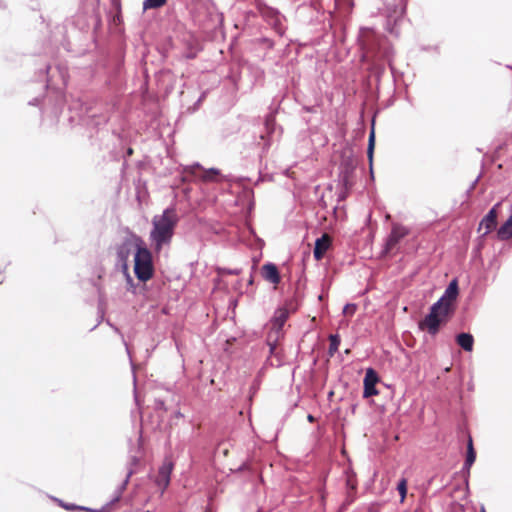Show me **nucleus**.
Here are the masks:
<instances>
[{"instance_id": "f257e3e1", "label": "nucleus", "mask_w": 512, "mask_h": 512, "mask_svg": "<svg viewBox=\"0 0 512 512\" xmlns=\"http://www.w3.org/2000/svg\"><path fill=\"white\" fill-rule=\"evenodd\" d=\"M358 43L362 51V60L372 62V68L379 73L384 70L380 61H387L391 66V48L386 39L370 28H361Z\"/></svg>"}, {"instance_id": "f03ea898", "label": "nucleus", "mask_w": 512, "mask_h": 512, "mask_svg": "<svg viewBox=\"0 0 512 512\" xmlns=\"http://www.w3.org/2000/svg\"><path fill=\"white\" fill-rule=\"evenodd\" d=\"M178 221V215L173 207L166 208L162 214L152 218L149 239L155 252L159 253L165 246L170 245Z\"/></svg>"}, {"instance_id": "7ed1b4c3", "label": "nucleus", "mask_w": 512, "mask_h": 512, "mask_svg": "<svg viewBox=\"0 0 512 512\" xmlns=\"http://www.w3.org/2000/svg\"><path fill=\"white\" fill-rule=\"evenodd\" d=\"M453 312L448 308L440 307V302H435L429 309V313L419 322V329L426 330L430 335L435 336L441 325L445 324Z\"/></svg>"}, {"instance_id": "20e7f679", "label": "nucleus", "mask_w": 512, "mask_h": 512, "mask_svg": "<svg viewBox=\"0 0 512 512\" xmlns=\"http://www.w3.org/2000/svg\"><path fill=\"white\" fill-rule=\"evenodd\" d=\"M144 240L135 233H129L116 247V262L124 274L129 269V258L132 253H136Z\"/></svg>"}, {"instance_id": "39448f33", "label": "nucleus", "mask_w": 512, "mask_h": 512, "mask_svg": "<svg viewBox=\"0 0 512 512\" xmlns=\"http://www.w3.org/2000/svg\"><path fill=\"white\" fill-rule=\"evenodd\" d=\"M134 274L141 282L150 280L154 275L152 253L145 242L134 255Z\"/></svg>"}, {"instance_id": "423d86ee", "label": "nucleus", "mask_w": 512, "mask_h": 512, "mask_svg": "<svg viewBox=\"0 0 512 512\" xmlns=\"http://www.w3.org/2000/svg\"><path fill=\"white\" fill-rule=\"evenodd\" d=\"M408 234V228L398 223L393 224L391 232L386 239L382 253L385 255L389 254L396 247V245Z\"/></svg>"}, {"instance_id": "0eeeda50", "label": "nucleus", "mask_w": 512, "mask_h": 512, "mask_svg": "<svg viewBox=\"0 0 512 512\" xmlns=\"http://www.w3.org/2000/svg\"><path fill=\"white\" fill-rule=\"evenodd\" d=\"M459 294V287L457 279H453L446 287L443 295L436 301L440 302V307L448 308L449 311L454 312L453 303Z\"/></svg>"}, {"instance_id": "6e6552de", "label": "nucleus", "mask_w": 512, "mask_h": 512, "mask_svg": "<svg viewBox=\"0 0 512 512\" xmlns=\"http://www.w3.org/2000/svg\"><path fill=\"white\" fill-rule=\"evenodd\" d=\"M379 382V376L377 372L373 368L366 369L365 377H364V391L363 397L369 398L371 396L377 395L378 390L376 389V384Z\"/></svg>"}, {"instance_id": "1a4fd4ad", "label": "nucleus", "mask_w": 512, "mask_h": 512, "mask_svg": "<svg viewBox=\"0 0 512 512\" xmlns=\"http://www.w3.org/2000/svg\"><path fill=\"white\" fill-rule=\"evenodd\" d=\"M289 310L286 307H279L275 310L271 319V329L269 332H278L283 335V326L289 318Z\"/></svg>"}, {"instance_id": "9d476101", "label": "nucleus", "mask_w": 512, "mask_h": 512, "mask_svg": "<svg viewBox=\"0 0 512 512\" xmlns=\"http://www.w3.org/2000/svg\"><path fill=\"white\" fill-rule=\"evenodd\" d=\"M499 206L500 203L495 204L481 220L479 230L483 226L486 228L485 232L483 233V236H486L490 231H492L496 227Z\"/></svg>"}, {"instance_id": "9b49d317", "label": "nucleus", "mask_w": 512, "mask_h": 512, "mask_svg": "<svg viewBox=\"0 0 512 512\" xmlns=\"http://www.w3.org/2000/svg\"><path fill=\"white\" fill-rule=\"evenodd\" d=\"M173 470L172 461L166 459L162 466L159 468L158 475L156 477V483L163 489L167 488L170 483V476Z\"/></svg>"}, {"instance_id": "f8f14e48", "label": "nucleus", "mask_w": 512, "mask_h": 512, "mask_svg": "<svg viewBox=\"0 0 512 512\" xmlns=\"http://www.w3.org/2000/svg\"><path fill=\"white\" fill-rule=\"evenodd\" d=\"M331 245V239L327 234L322 235L315 241L313 255L316 260H321Z\"/></svg>"}, {"instance_id": "ddd939ff", "label": "nucleus", "mask_w": 512, "mask_h": 512, "mask_svg": "<svg viewBox=\"0 0 512 512\" xmlns=\"http://www.w3.org/2000/svg\"><path fill=\"white\" fill-rule=\"evenodd\" d=\"M262 277L266 281H268L274 285L279 284L281 281V277H280L278 268L274 263H266L263 265Z\"/></svg>"}, {"instance_id": "4468645a", "label": "nucleus", "mask_w": 512, "mask_h": 512, "mask_svg": "<svg viewBox=\"0 0 512 512\" xmlns=\"http://www.w3.org/2000/svg\"><path fill=\"white\" fill-rule=\"evenodd\" d=\"M404 6L402 4H392L387 6V22L390 24L393 22L396 24L398 20L403 16L404 14Z\"/></svg>"}, {"instance_id": "2eb2a0df", "label": "nucleus", "mask_w": 512, "mask_h": 512, "mask_svg": "<svg viewBox=\"0 0 512 512\" xmlns=\"http://www.w3.org/2000/svg\"><path fill=\"white\" fill-rule=\"evenodd\" d=\"M497 237L501 241H506L512 238V205L509 218L497 230Z\"/></svg>"}, {"instance_id": "dca6fc26", "label": "nucleus", "mask_w": 512, "mask_h": 512, "mask_svg": "<svg viewBox=\"0 0 512 512\" xmlns=\"http://www.w3.org/2000/svg\"><path fill=\"white\" fill-rule=\"evenodd\" d=\"M457 344L465 351L471 352L473 350L474 338L470 333L462 332L456 336Z\"/></svg>"}, {"instance_id": "f3484780", "label": "nucleus", "mask_w": 512, "mask_h": 512, "mask_svg": "<svg viewBox=\"0 0 512 512\" xmlns=\"http://www.w3.org/2000/svg\"><path fill=\"white\" fill-rule=\"evenodd\" d=\"M475 460H476V452L473 447L472 438L469 437L468 443H467L466 459H465V462L463 465V471H466L467 474H469L470 468L474 464Z\"/></svg>"}, {"instance_id": "a211bd4d", "label": "nucleus", "mask_w": 512, "mask_h": 512, "mask_svg": "<svg viewBox=\"0 0 512 512\" xmlns=\"http://www.w3.org/2000/svg\"><path fill=\"white\" fill-rule=\"evenodd\" d=\"M278 332H268L267 335V345L269 346V351L271 355H277V343L283 337L281 334H277Z\"/></svg>"}, {"instance_id": "6ab92c4d", "label": "nucleus", "mask_w": 512, "mask_h": 512, "mask_svg": "<svg viewBox=\"0 0 512 512\" xmlns=\"http://www.w3.org/2000/svg\"><path fill=\"white\" fill-rule=\"evenodd\" d=\"M132 474H133V470H129L127 475H126V478L117 487V489L115 491V497L113 499V502L118 501L121 498V495H122L123 491L126 489V486H127L128 482H129V479L132 476Z\"/></svg>"}, {"instance_id": "aec40b11", "label": "nucleus", "mask_w": 512, "mask_h": 512, "mask_svg": "<svg viewBox=\"0 0 512 512\" xmlns=\"http://www.w3.org/2000/svg\"><path fill=\"white\" fill-rule=\"evenodd\" d=\"M374 145H375V132H374V128H372L370 131V134H369L368 147H367V156H368L370 165H372Z\"/></svg>"}, {"instance_id": "412c9836", "label": "nucleus", "mask_w": 512, "mask_h": 512, "mask_svg": "<svg viewBox=\"0 0 512 512\" xmlns=\"http://www.w3.org/2000/svg\"><path fill=\"white\" fill-rule=\"evenodd\" d=\"M329 354L332 356L337 352L340 345V337L338 334H332L329 337Z\"/></svg>"}, {"instance_id": "4be33fe9", "label": "nucleus", "mask_w": 512, "mask_h": 512, "mask_svg": "<svg viewBox=\"0 0 512 512\" xmlns=\"http://www.w3.org/2000/svg\"><path fill=\"white\" fill-rule=\"evenodd\" d=\"M166 3V0H144L143 9H157L162 7Z\"/></svg>"}, {"instance_id": "5701e85b", "label": "nucleus", "mask_w": 512, "mask_h": 512, "mask_svg": "<svg viewBox=\"0 0 512 512\" xmlns=\"http://www.w3.org/2000/svg\"><path fill=\"white\" fill-rule=\"evenodd\" d=\"M397 490L401 496V502L404 501L405 497H406V494H407V481L406 479L402 478L398 485H397Z\"/></svg>"}, {"instance_id": "b1692460", "label": "nucleus", "mask_w": 512, "mask_h": 512, "mask_svg": "<svg viewBox=\"0 0 512 512\" xmlns=\"http://www.w3.org/2000/svg\"><path fill=\"white\" fill-rule=\"evenodd\" d=\"M218 174H219V170L218 169L210 168L208 170H204L203 175L201 176V178L204 181H211V180L214 179V176H216Z\"/></svg>"}, {"instance_id": "393cba45", "label": "nucleus", "mask_w": 512, "mask_h": 512, "mask_svg": "<svg viewBox=\"0 0 512 512\" xmlns=\"http://www.w3.org/2000/svg\"><path fill=\"white\" fill-rule=\"evenodd\" d=\"M61 506L64 507L66 510H83V511H87V512H98L96 510H93L91 508H88V507H84V506H77V505H74V504H64L61 502Z\"/></svg>"}, {"instance_id": "a878e982", "label": "nucleus", "mask_w": 512, "mask_h": 512, "mask_svg": "<svg viewBox=\"0 0 512 512\" xmlns=\"http://www.w3.org/2000/svg\"><path fill=\"white\" fill-rule=\"evenodd\" d=\"M126 277V283H127V290L131 291L132 293H136V285L134 283L133 278L129 274V270L127 271V274H124Z\"/></svg>"}, {"instance_id": "bb28decb", "label": "nucleus", "mask_w": 512, "mask_h": 512, "mask_svg": "<svg viewBox=\"0 0 512 512\" xmlns=\"http://www.w3.org/2000/svg\"><path fill=\"white\" fill-rule=\"evenodd\" d=\"M357 309L356 304L348 303L343 308V314L344 315H353Z\"/></svg>"}, {"instance_id": "cd10ccee", "label": "nucleus", "mask_w": 512, "mask_h": 512, "mask_svg": "<svg viewBox=\"0 0 512 512\" xmlns=\"http://www.w3.org/2000/svg\"><path fill=\"white\" fill-rule=\"evenodd\" d=\"M352 169V166L351 167H346L345 170L343 171V182L345 185H348L349 183V173Z\"/></svg>"}, {"instance_id": "c85d7f7f", "label": "nucleus", "mask_w": 512, "mask_h": 512, "mask_svg": "<svg viewBox=\"0 0 512 512\" xmlns=\"http://www.w3.org/2000/svg\"><path fill=\"white\" fill-rule=\"evenodd\" d=\"M200 168H201L200 164H199V163H195V164H193V165H191V166L187 167V168H186V171H187V172H190L191 174H195V170H196V169H200Z\"/></svg>"}, {"instance_id": "c756f323", "label": "nucleus", "mask_w": 512, "mask_h": 512, "mask_svg": "<svg viewBox=\"0 0 512 512\" xmlns=\"http://www.w3.org/2000/svg\"><path fill=\"white\" fill-rule=\"evenodd\" d=\"M273 121H274V120H273V118H271V117H268V118L266 119L265 124H266V127H267V129H268V130H270V129H271V126L273 125Z\"/></svg>"}, {"instance_id": "7c9ffc66", "label": "nucleus", "mask_w": 512, "mask_h": 512, "mask_svg": "<svg viewBox=\"0 0 512 512\" xmlns=\"http://www.w3.org/2000/svg\"><path fill=\"white\" fill-rule=\"evenodd\" d=\"M121 337H122L123 343H124V345H125V347H126V351H127L128 355H130V351H129L128 345H127V343L125 342V340H124V336H123L122 334H121Z\"/></svg>"}, {"instance_id": "2f4dec72", "label": "nucleus", "mask_w": 512, "mask_h": 512, "mask_svg": "<svg viewBox=\"0 0 512 512\" xmlns=\"http://www.w3.org/2000/svg\"><path fill=\"white\" fill-rule=\"evenodd\" d=\"M156 406H157L158 408H163V407H164V402H163V401H157V402H156Z\"/></svg>"}, {"instance_id": "473e14b6", "label": "nucleus", "mask_w": 512, "mask_h": 512, "mask_svg": "<svg viewBox=\"0 0 512 512\" xmlns=\"http://www.w3.org/2000/svg\"><path fill=\"white\" fill-rule=\"evenodd\" d=\"M227 273L237 275L239 273V270H237V269H235V270H227Z\"/></svg>"}, {"instance_id": "72a5a7b5", "label": "nucleus", "mask_w": 512, "mask_h": 512, "mask_svg": "<svg viewBox=\"0 0 512 512\" xmlns=\"http://www.w3.org/2000/svg\"><path fill=\"white\" fill-rule=\"evenodd\" d=\"M307 419H308L309 422H313L315 420L314 417L311 414H309L307 416Z\"/></svg>"}, {"instance_id": "f704fd0d", "label": "nucleus", "mask_w": 512, "mask_h": 512, "mask_svg": "<svg viewBox=\"0 0 512 512\" xmlns=\"http://www.w3.org/2000/svg\"><path fill=\"white\" fill-rule=\"evenodd\" d=\"M112 327H113V329H114L117 333H120V332H119V329H118L117 327H114V326H112Z\"/></svg>"}, {"instance_id": "c9c22d12", "label": "nucleus", "mask_w": 512, "mask_h": 512, "mask_svg": "<svg viewBox=\"0 0 512 512\" xmlns=\"http://www.w3.org/2000/svg\"><path fill=\"white\" fill-rule=\"evenodd\" d=\"M482 512H485V510L483 509Z\"/></svg>"}]
</instances>
